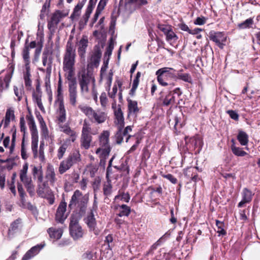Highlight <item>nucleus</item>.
<instances>
[{
  "instance_id": "dca6fc26",
  "label": "nucleus",
  "mask_w": 260,
  "mask_h": 260,
  "mask_svg": "<svg viewBox=\"0 0 260 260\" xmlns=\"http://www.w3.org/2000/svg\"><path fill=\"white\" fill-rule=\"evenodd\" d=\"M45 244H38L31 248L23 256L21 260H29L37 255L44 247Z\"/></svg>"
},
{
  "instance_id": "ea45409f",
  "label": "nucleus",
  "mask_w": 260,
  "mask_h": 260,
  "mask_svg": "<svg viewBox=\"0 0 260 260\" xmlns=\"http://www.w3.org/2000/svg\"><path fill=\"white\" fill-rule=\"evenodd\" d=\"M254 21L252 18L247 19L244 21L239 23L238 24V27L239 29H244L252 27V25L253 24Z\"/></svg>"
},
{
  "instance_id": "2eb2a0df",
  "label": "nucleus",
  "mask_w": 260,
  "mask_h": 260,
  "mask_svg": "<svg viewBox=\"0 0 260 260\" xmlns=\"http://www.w3.org/2000/svg\"><path fill=\"white\" fill-rule=\"evenodd\" d=\"M21 223V219L18 218L11 223L8 233V236L9 238H12L15 233L20 230Z\"/></svg>"
},
{
  "instance_id": "8fccbe9b",
  "label": "nucleus",
  "mask_w": 260,
  "mask_h": 260,
  "mask_svg": "<svg viewBox=\"0 0 260 260\" xmlns=\"http://www.w3.org/2000/svg\"><path fill=\"white\" fill-rule=\"evenodd\" d=\"M46 177L50 183H53L56 181L55 173L53 168H50L47 171Z\"/></svg>"
},
{
  "instance_id": "473e14b6",
  "label": "nucleus",
  "mask_w": 260,
  "mask_h": 260,
  "mask_svg": "<svg viewBox=\"0 0 260 260\" xmlns=\"http://www.w3.org/2000/svg\"><path fill=\"white\" fill-rule=\"evenodd\" d=\"M112 185L111 180H107L103 185V194L105 196V200L108 199V197L111 195L112 193Z\"/></svg>"
},
{
  "instance_id": "603ef678",
  "label": "nucleus",
  "mask_w": 260,
  "mask_h": 260,
  "mask_svg": "<svg viewBox=\"0 0 260 260\" xmlns=\"http://www.w3.org/2000/svg\"><path fill=\"white\" fill-rule=\"evenodd\" d=\"M27 192L30 197H33L35 194V185L32 183V181L30 183H27L24 185Z\"/></svg>"
},
{
  "instance_id": "58836bf2",
  "label": "nucleus",
  "mask_w": 260,
  "mask_h": 260,
  "mask_svg": "<svg viewBox=\"0 0 260 260\" xmlns=\"http://www.w3.org/2000/svg\"><path fill=\"white\" fill-rule=\"evenodd\" d=\"M26 72L24 74V80L25 85L27 89H29L31 86V80L30 79V67L25 68Z\"/></svg>"
},
{
  "instance_id": "09e8293b",
  "label": "nucleus",
  "mask_w": 260,
  "mask_h": 260,
  "mask_svg": "<svg viewBox=\"0 0 260 260\" xmlns=\"http://www.w3.org/2000/svg\"><path fill=\"white\" fill-rule=\"evenodd\" d=\"M216 224L217 228V233L218 236H224L226 234V231L224 229V223L218 220H216Z\"/></svg>"
},
{
  "instance_id": "72a5a7b5",
  "label": "nucleus",
  "mask_w": 260,
  "mask_h": 260,
  "mask_svg": "<svg viewBox=\"0 0 260 260\" xmlns=\"http://www.w3.org/2000/svg\"><path fill=\"white\" fill-rule=\"evenodd\" d=\"M237 140L242 146H246L248 143V135L243 131H239L237 135Z\"/></svg>"
},
{
  "instance_id": "0e129e2a",
  "label": "nucleus",
  "mask_w": 260,
  "mask_h": 260,
  "mask_svg": "<svg viewBox=\"0 0 260 260\" xmlns=\"http://www.w3.org/2000/svg\"><path fill=\"white\" fill-rule=\"evenodd\" d=\"M101 104L102 107H105L107 103V98L105 92H103L100 97Z\"/></svg>"
},
{
  "instance_id": "052dcab7",
  "label": "nucleus",
  "mask_w": 260,
  "mask_h": 260,
  "mask_svg": "<svg viewBox=\"0 0 260 260\" xmlns=\"http://www.w3.org/2000/svg\"><path fill=\"white\" fill-rule=\"evenodd\" d=\"M92 55L101 57L102 51L99 44L94 46L93 54Z\"/></svg>"
},
{
  "instance_id": "a19ab883",
  "label": "nucleus",
  "mask_w": 260,
  "mask_h": 260,
  "mask_svg": "<svg viewBox=\"0 0 260 260\" xmlns=\"http://www.w3.org/2000/svg\"><path fill=\"white\" fill-rule=\"evenodd\" d=\"M119 213L117 214L119 217L128 216L131 213V208L123 204L119 206Z\"/></svg>"
},
{
  "instance_id": "c756f323",
  "label": "nucleus",
  "mask_w": 260,
  "mask_h": 260,
  "mask_svg": "<svg viewBox=\"0 0 260 260\" xmlns=\"http://www.w3.org/2000/svg\"><path fill=\"white\" fill-rule=\"evenodd\" d=\"M70 145L71 143H70L69 140H65L61 144L57 150V156L59 159H61L63 157L67 149Z\"/></svg>"
},
{
  "instance_id": "7ed1b4c3",
  "label": "nucleus",
  "mask_w": 260,
  "mask_h": 260,
  "mask_svg": "<svg viewBox=\"0 0 260 260\" xmlns=\"http://www.w3.org/2000/svg\"><path fill=\"white\" fill-rule=\"evenodd\" d=\"M64 72H68L67 79L69 81V93L70 104L75 106L77 103V81L75 78L73 77L75 68L63 69Z\"/></svg>"
},
{
  "instance_id": "6e6552de",
  "label": "nucleus",
  "mask_w": 260,
  "mask_h": 260,
  "mask_svg": "<svg viewBox=\"0 0 260 260\" xmlns=\"http://www.w3.org/2000/svg\"><path fill=\"white\" fill-rule=\"evenodd\" d=\"M42 58L43 66H47L46 72L47 75L50 76L52 71V65L53 62L52 52H50L48 50L44 51Z\"/></svg>"
},
{
  "instance_id": "7c9ffc66",
  "label": "nucleus",
  "mask_w": 260,
  "mask_h": 260,
  "mask_svg": "<svg viewBox=\"0 0 260 260\" xmlns=\"http://www.w3.org/2000/svg\"><path fill=\"white\" fill-rule=\"evenodd\" d=\"M92 137L90 135L82 134L81 138V145L85 149H88L90 146Z\"/></svg>"
},
{
  "instance_id": "c03bdc74",
  "label": "nucleus",
  "mask_w": 260,
  "mask_h": 260,
  "mask_svg": "<svg viewBox=\"0 0 260 260\" xmlns=\"http://www.w3.org/2000/svg\"><path fill=\"white\" fill-rule=\"evenodd\" d=\"M111 148L110 146L108 147H102L101 148H99L96 150V153L98 154L101 151L102 152V155L104 158H106L107 157L111 151Z\"/></svg>"
},
{
  "instance_id": "4be33fe9",
  "label": "nucleus",
  "mask_w": 260,
  "mask_h": 260,
  "mask_svg": "<svg viewBox=\"0 0 260 260\" xmlns=\"http://www.w3.org/2000/svg\"><path fill=\"white\" fill-rule=\"evenodd\" d=\"M231 150L233 154L236 156H246V160H248L249 158H251V156L248 154L246 152L243 150V149L242 148L236 147L234 144L232 145Z\"/></svg>"
},
{
  "instance_id": "680f3d73",
  "label": "nucleus",
  "mask_w": 260,
  "mask_h": 260,
  "mask_svg": "<svg viewBox=\"0 0 260 260\" xmlns=\"http://www.w3.org/2000/svg\"><path fill=\"white\" fill-rule=\"evenodd\" d=\"M45 186V183L43 184H38V189L37 190V193L39 195V196L41 197H43L44 196V188Z\"/></svg>"
},
{
  "instance_id": "e433bc0d",
  "label": "nucleus",
  "mask_w": 260,
  "mask_h": 260,
  "mask_svg": "<svg viewBox=\"0 0 260 260\" xmlns=\"http://www.w3.org/2000/svg\"><path fill=\"white\" fill-rule=\"evenodd\" d=\"M79 108L81 111L87 116L90 120H92V116L95 111L90 107L89 106H79Z\"/></svg>"
},
{
  "instance_id": "ddd939ff",
  "label": "nucleus",
  "mask_w": 260,
  "mask_h": 260,
  "mask_svg": "<svg viewBox=\"0 0 260 260\" xmlns=\"http://www.w3.org/2000/svg\"><path fill=\"white\" fill-rule=\"evenodd\" d=\"M241 194L242 199L238 204L239 208L242 207L245 204L249 203L252 201L254 193L249 189L244 188L242 190Z\"/></svg>"
},
{
  "instance_id": "c85d7f7f",
  "label": "nucleus",
  "mask_w": 260,
  "mask_h": 260,
  "mask_svg": "<svg viewBox=\"0 0 260 260\" xmlns=\"http://www.w3.org/2000/svg\"><path fill=\"white\" fill-rule=\"evenodd\" d=\"M30 131L31 135H38V130L33 115H29L26 118Z\"/></svg>"
},
{
  "instance_id": "6ab92c4d",
  "label": "nucleus",
  "mask_w": 260,
  "mask_h": 260,
  "mask_svg": "<svg viewBox=\"0 0 260 260\" xmlns=\"http://www.w3.org/2000/svg\"><path fill=\"white\" fill-rule=\"evenodd\" d=\"M28 167L27 163H25L20 172V179L24 185L32 181L31 177H28L27 175Z\"/></svg>"
},
{
  "instance_id": "f3484780",
  "label": "nucleus",
  "mask_w": 260,
  "mask_h": 260,
  "mask_svg": "<svg viewBox=\"0 0 260 260\" xmlns=\"http://www.w3.org/2000/svg\"><path fill=\"white\" fill-rule=\"evenodd\" d=\"M128 114L129 116L137 117L140 112L139 108L138 107V103L136 101L127 99Z\"/></svg>"
},
{
  "instance_id": "a878e982",
  "label": "nucleus",
  "mask_w": 260,
  "mask_h": 260,
  "mask_svg": "<svg viewBox=\"0 0 260 260\" xmlns=\"http://www.w3.org/2000/svg\"><path fill=\"white\" fill-rule=\"evenodd\" d=\"M110 133L108 131H104L100 136V145L102 147L110 146L109 145Z\"/></svg>"
},
{
  "instance_id": "f257e3e1",
  "label": "nucleus",
  "mask_w": 260,
  "mask_h": 260,
  "mask_svg": "<svg viewBox=\"0 0 260 260\" xmlns=\"http://www.w3.org/2000/svg\"><path fill=\"white\" fill-rule=\"evenodd\" d=\"M88 203V197L83 196L79 190L77 189L74 192L68 207L76 212L75 215L81 217L86 213Z\"/></svg>"
},
{
  "instance_id": "f8f14e48",
  "label": "nucleus",
  "mask_w": 260,
  "mask_h": 260,
  "mask_svg": "<svg viewBox=\"0 0 260 260\" xmlns=\"http://www.w3.org/2000/svg\"><path fill=\"white\" fill-rule=\"evenodd\" d=\"M94 211V210L90 209V212L85 218L84 220L89 230L93 231L95 235H97L98 232L96 230V222L93 214Z\"/></svg>"
},
{
  "instance_id": "393cba45",
  "label": "nucleus",
  "mask_w": 260,
  "mask_h": 260,
  "mask_svg": "<svg viewBox=\"0 0 260 260\" xmlns=\"http://www.w3.org/2000/svg\"><path fill=\"white\" fill-rule=\"evenodd\" d=\"M106 120V115L105 113L101 111H95L92 117V122H96L99 124L103 123Z\"/></svg>"
},
{
  "instance_id": "1a4fd4ad",
  "label": "nucleus",
  "mask_w": 260,
  "mask_h": 260,
  "mask_svg": "<svg viewBox=\"0 0 260 260\" xmlns=\"http://www.w3.org/2000/svg\"><path fill=\"white\" fill-rule=\"evenodd\" d=\"M20 131L23 132V138L21 145V155L22 159L25 160L28 158L26 153V150L24 146V140L26 135V127L25 126V121L23 116H21L20 118Z\"/></svg>"
},
{
  "instance_id": "9b49d317",
  "label": "nucleus",
  "mask_w": 260,
  "mask_h": 260,
  "mask_svg": "<svg viewBox=\"0 0 260 260\" xmlns=\"http://www.w3.org/2000/svg\"><path fill=\"white\" fill-rule=\"evenodd\" d=\"M67 210V203L65 202H61L58 207L55 214V220L56 221L62 223L67 216L65 215Z\"/></svg>"
},
{
  "instance_id": "9d476101",
  "label": "nucleus",
  "mask_w": 260,
  "mask_h": 260,
  "mask_svg": "<svg viewBox=\"0 0 260 260\" xmlns=\"http://www.w3.org/2000/svg\"><path fill=\"white\" fill-rule=\"evenodd\" d=\"M68 14H63L61 11L57 10L53 13L50 20L48 23V28L51 30L52 28H54L58 24L60 19L66 17Z\"/></svg>"
},
{
  "instance_id": "69168bd1",
  "label": "nucleus",
  "mask_w": 260,
  "mask_h": 260,
  "mask_svg": "<svg viewBox=\"0 0 260 260\" xmlns=\"http://www.w3.org/2000/svg\"><path fill=\"white\" fill-rule=\"evenodd\" d=\"M89 17L84 14L82 19L80 20L79 22V26L80 28L83 27L85 25H86Z\"/></svg>"
},
{
  "instance_id": "423d86ee",
  "label": "nucleus",
  "mask_w": 260,
  "mask_h": 260,
  "mask_svg": "<svg viewBox=\"0 0 260 260\" xmlns=\"http://www.w3.org/2000/svg\"><path fill=\"white\" fill-rule=\"evenodd\" d=\"M92 82L94 84L95 80L92 75L88 72H84L79 77V83L81 92L87 93L89 92V85Z\"/></svg>"
},
{
  "instance_id": "a18cd8bd",
  "label": "nucleus",
  "mask_w": 260,
  "mask_h": 260,
  "mask_svg": "<svg viewBox=\"0 0 260 260\" xmlns=\"http://www.w3.org/2000/svg\"><path fill=\"white\" fill-rule=\"evenodd\" d=\"M67 135L70 136V138L66 139V140H69L70 143L71 142H74L76 140L77 135L76 132L73 129H71V128H68V129L64 133Z\"/></svg>"
},
{
  "instance_id": "13d9d810",
  "label": "nucleus",
  "mask_w": 260,
  "mask_h": 260,
  "mask_svg": "<svg viewBox=\"0 0 260 260\" xmlns=\"http://www.w3.org/2000/svg\"><path fill=\"white\" fill-rule=\"evenodd\" d=\"M40 127H41V131L42 137L45 139H48L49 138V131L46 126V124L40 126Z\"/></svg>"
},
{
  "instance_id": "20e7f679",
  "label": "nucleus",
  "mask_w": 260,
  "mask_h": 260,
  "mask_svg": "<svg viewBox=\"0 0 260 260\" xmlns=\"http://www.w3.org/2000/svg\"><path fill=\"white\" fill-rule=\"evenodd\" d=\"M158 83L162 86L171 85L168 82L171 80L175 81L176 70L172 68L164 67L158 69L155 73Z\"/></svg>"
},
{
  "instance_id": "aec40b11",
  "label": "nucleus",
  "mask_w": 260,
  "mask_h": 260,
  "mask_svg": "<svg viewBox=\"0 0 260 260\" xmlns=\"http://www.w3.org/2000/svg\"><path fill=\"white\" fill-rule=\"evenodd\" d=\"M118 108L117 109L114 110V115L115 116L116 119V123L118 126H120L121 127H124V117L123 114L122 112L121 108L120 106H118Z\"/></svg>"
},
{
  "instance_id": "49530a36",
  "label": "nucleus",
  "mask_w": 260,
  "mask_h": 260,
  "mask_svg": "<svg viewBox=\"0 0 260 260\" xmlns=\"http://www.w3.org/2000/svg\"><path fill=\"white\" fill-rule=\"evenodd\" d=\"M22 56L25 62V68L29 67V52L27 47H24L22 51Z\"/></svg>"
},
{
  "instance_id": "f03ea898",
  "label": "nucleus",
  "mask_w": 260,
  "mask_h": 260,
  "mask_svg": "<svg viewBox=\"0 0 260 260\" xmlns=\"http://www.w3.org/2000/svg\"><path fill=\"white\" fill-rule=\"evenodd\" d=\"M76 48L70 37L68 41L63 57V69L75 68Z\"/></svg>"
},
{
  "instance_id": "2f4dec72",
  "label": "nucleus",
  "mask_w": 260,
  "mask_h": 260,
  "mask_svg": "<svg viewBox=\"0 0 260 260\" xmlns=\"http://www.w3.org/2000/svg\"><path fill=\"white\" fill-rule=\"evenodd\" d=\"M183 70H179L177 73H176L175 81L178 79L181 80L184 82L191 83L192 82V78L191 76L188 73L182 74L181 72Z\"/></svg>"
},
{
  "instance_id": "b1692460",
  "label": "nucleus",
  "mask_w": 260,
  "mask_h": 260,
  "mask_svg": "<svg viewBox=\"0 0 260 260\" xmlns=\"http://www.w3.org/2000/svg\"><path fill=\"white\" fill-rule=\"evenodd\" d=\"M47 232L51 238L56 240L60 239L63 233L61 229H55L53 227L49 228L47 230Z\"/></svg>"
},
{
  "instance_id": "774afa93",
  "label": "nucleus",
  "mask_w": 260,
  "mask_h": 260,
  "mask_svg": "<svg viewBox=\"0 0 260 260\" xmlns=\"http://www.w3.org/2000/svg\"><path fill=\"white\" fill-rule=\"evenodd\" d=\"M93 253L91 251H87L83 255V258L84 260H93Z\"/></svg>"
},
{
  "instance_id": "4468645a",
  "label": "nucleus",
  "mask_w": 260,
  "mask_h": 260,
  "mask_svg": "<svg viewBox=\"0 0 260 260\" xmlns=\"http://www.w3.org/2000/svg\"><path fill=\"white\" fill-rule=\"evenodd\" d=\"M88 40L87 36H83L78 44V53L81 58H84L85 56L87 48L88 47Z\"/></svg>"
},
{
  "instance_id": "412c9836",
  "label": "nucleus",
  "mask_w": 260,
  "mask_h": 260,
  "mask_svg": "<svg viewBox=\"0 0 260 260\" xmlns=\"http://www.w3.org/2000/svg\"><path fill=\"white\" fill-rule=\"evenodd\" d=\"M12 73L11 74H7L4 79H2V78L0 77V93L8 88L12 78Z\"/></svg>"
},
{
  "instance_id": "864d4df0",
  "label": "nucleus",
  "mask_w": 260,
  "mask_h": 260,
  "mask_svg": "<svg viewBox=\"0 0 260 260\" xmlns=\"http://www.w3.org/2000/svg\"><path fill=\"white\" fill-rule=\"evenodd\" d=\"M12 131H13V132L12 136L11 145L10 148V151L11 153H12V152L13 151L15 146V141L16 138V129L15 126H14L12 128Z\"/></svg>"
},
{
  "instance_id": "bf43d9fd",
  "label": "nucleus",
  "mask_w": 260,
  "mask_h": 260,
  "mask_svg": "<svg viewBox=\"0 0 260 260\" xmlns=\"http://www.w3.org/2000/svg\"><path fill=\"white\" fill-rule=\"evenodd\" d=\"M132 128L131 126H127L123 130L122 129V133L123 135L124 136H126L125 142H127L129 138L131 137V135H128V133L129 132H132Z\"/></svg>"
},
{
  "instance_id": "5fc2aeb1",
  "label": "nucleus",
  "mask_w": 260,
  "mask_h": 260,
  "mask_svg": "<svg viewBox=\"0 0 260 260\" xmlns=\"http://www.w3.org/2000/svg\"><path fill=\"white\" fill-rule=\"evenodd\" d=\"M91 131L90 124L89 122L87 121L86 120H84L82 130V134H87L90 135Z\"/></svg>"
},
{
  "instance_id": "39448f33",
  "label": "nucleus",
  "mask_w": 260,
  "mask_h": 260,
  "mask_svg": "<svg viewBox=\"0 0 260 260\" xmlns=\"http://www.w3.org/2000/svg\"><path fill=\"white\" fill-rule=\"evenodd\" d=\"M81 217L72 215L69 225L70 233L74 240H78L83 237V231L79 221Z\"/></svg>"
},
{
  "instance_id": "f704fd0d",
  "label": "nucleus",
  "mask_w": 260,
  "mask_h": 260,
  "mask_svg": "<svg viewBox=\"0 0 260 260\" xmlns=\"http://www.w3.org/2000/svg\"><path fill=\"white\" fill-rule=\"evenodd\" d=\"M32 174L34 178H37L39 182H42L43 180V171L42 167L39 168L34 166L32 170Z\"/></svg>"
},
{
  "instance_id": "4d7b16f0",
  "label": "nucleus",
  "mask_w": 260,
  "mask_h": 260,
  "mask_svg": "<svg viewBox=\"0 0 260 260\" xmlns=\"http://www.w3.org/2000/svg\"><path fill=\"white\" fill-rule=\"evenodd\" d=\"M44 144L43 142H41L40 147H39V159L41 161L43 162L45 160V155H44Z\"/></svg>"
},
{
  "instance_id": "338daca9",
  "label": "nucleus",
  "mask_w": 260,
  "mask_h": 260,
  "mask_svg": "<svg viewBox=\"0 0 260 260\" xmlns=\"http://www.w3.org/2000/svg\"><path fill=\"white\" fill-rule=\"evenodd\" d=\"M108 1V0H100L96 10L102 12L106 6Z\"/></svg>"
},
{
  "instance_id": "79ce46f5",
  "label": "nucleus",
  "mask_w": 260,
  "mask_h": 260,
  "mask_svg": "<svg viewBox=\"0 0 260 260\" xmlns=\"http://www.w3.org/2000/svg\"><path fill=\"white\" fill-rule=\"evenodd\" d=\"M71 167H72L70 165V163H69L66 159L60 162L58 168V172L60 174H63L67 171L69 170Z\"/></svg>"
},
{
  "instance_id": "e2e57ef3",
  "label": "nucleus",
  "mask_w": 260,
  "mask_h": 260,
  "mask_svg": "<svg viewBox=\"0 0 260 260\" xmlns=\"http://www.w3.org/2000/svg\"><path fill=\"white\" fill-rule=\"evenodd\" d=\"M162 177L164 178L169 180L173 184H175L177 183V179L175 177H174L173 175H172L171 174L163 175Z\"/></svg>"
},
{
  "instance_id": "cd10ccee",
  "label": "nucleus",
  "mask_w": 260,
  "mask_h": 260,
  "mask_svg": "<svg viewBox=\"0 0 260 260\" xmlns=\"http://www.w3.org/2000/svg\"><path fill=\"white\" fill-rule=\"evenodd\" d=\"M86 1V0H83L82 2L78 3L75 6L70 17L72 20L77 18L80 16L81 10L85 4Z\"/></svg>"
},
{
  "instance_id": "de8ad7c7",
  "label": "nucleus",
  "mask_w": 260,
  "mask_h": 260,
  "mask_svg": "<svg viewBox=\"0 0 260 260\" xmlns=\"http://www.w3.org/2000/svg\"><path fill=\"white\" fill-rule=\"evenodd\" d=\"M165 36H166L167 41L169 42H175L178 39V37L172 28Z\"/></svg>"
},
{
  "instance_id": "bb28decb",
  "label": "nucleus",
  "mask_w": 260,
  "mask_h": 260,
  "mask_svg": "<svg viewBox=\"0 0 260 260\" xmlns=\"http://www.w3.org/2000/svg\"><path fill=\"white\" fill-rule=\"evenodd\" d=\"M15 119L14 111L12 108H9L7 110L5 119L3 120L4 126L5 128L7 127L10 124L11 120Z\"/></svg>"
},
{
  "instance_id": "3c124183",
  "label": "nucleus",
  "mask_w": 260,
  "mask_h": 260,
  "mask_svg": "<svg viewBox=\"0 0 260 260\" xmlns=\"http://www.w3.org/2000/svg\"><path fill=\"white\" fill-rule=\"evenodd\" d=\"M123 127L118 126V130L115 135L116 143L118 144H120L122 143L123 140V137L124 136L123 135V134L122 133V129H123Z\"/></svg>"
},
{
  "instance_id": "0eeeda50",
  "label": "nucleus",
  "mask_w": 260,
  "mask_h": 260,
  "mask_svg": "<svg viewBox=\"0 0 260 260\" xmlns=\"http://www.w3.org/2000/svg\"><path fill=\"white\" fill-rule=\"evenodd\" d=\"M209 37L210 40L215 42L220 49L223 48L225 45L224 42H225L226 37L222 32L211 31Z\"/></svg>"
},
{
  "instance_id": "c9c22d12",
  "label": "nucleus",
  "mask_w": 260,
  "mask_h": 260,
  "mask_svg": "<svg viewBox=\"0 0 260 260\" xmlns=\"http://www.w3.org/2000/svg\"><path fill=\"white\" fill-rule=\"evenodd\" d=\"M31 149L34 154V157L36 158L38 156V134L31 135Z\"/></svg>"
},
{
  "instance_id": "4c0bfd02",
  "label": "nucleus",
  "mask_w": 260,
  "mask_h": 260,
  "mask_svg": "<svg viewBox=\"0 0 260 260\" xmlns=\"http://www.w3.org/2000/svg\"><path fill=\"white\" fill-rule=\"evenodd\" d=\"M165 239V235L160 238L156 242H155L150 248L149 250L147 251L146 255L152 254L153 251L157 249L158 246H160L164 241Z\"/></svg>"
},
{
  "instance_id": "6e6d98bb",
  "label": "nucleus",
  "mask_w": 260,
  "mask_h": 260,
  "mask_svg": "<svg viewBox=\"0 0 260 260\" xmlns=\"http://www.w3.org/2000/svg\"><path fill=\"white\" fill-rule=\"evenodd\" d=\"M17 189L21 199V201L22 202H24L25 201V197L26 196V193L23 189L22 184L18 183L17 185Z\"/></svg>"
},
{
  "instance_id": "a211bd4d",
  "label": "nucleus",
  "mask_w": 260,
  "mask_h": 260,
  "mask_svg": "<svg viewBox=\"0 0 260 260\" xmlns=\"http://www.w3.org/2000/svg\"><path fill=\"white\" fill-rule=\"evenodd\" d=\"M59 100L58 114L57 116V121L58 123H63L66 120V111L64 108L63 99L61 98H58Z\"/></svg>"
},
{
  "instance_id": "37998d69",
  "label": "nucleus",
  "mask_w": 260,
  "mask_h": 260,
  "mask_svg": "<svg viewBox=\"0 0 260 260\" xmlns=\"http://www.w3.org/2000/svg\"><path fill=\"white\" fill-rule=\"evenodd\" d=\"M174 103L175 97L172 94V92L170 91L163 100L162 104L164 106H168Z\"/></svg>"
},
{
  "instance_id": "5701e85b",
  "label": "nucleus",
  "mask_w": 260,
  "mask_h": 260,
  "mask_svg": "<svg viewBox=\"0 0 260 260\" xmlns=\"http://www.w3.org/2000/svg\"><path fill=\"white\" fill-rule=\"evenodd\" d=\"M81 155L79 151H74L71 153L66 158L67 160L72 167L74 165L78 163L81 160Z\"/></svg>"
}]
</instances>
